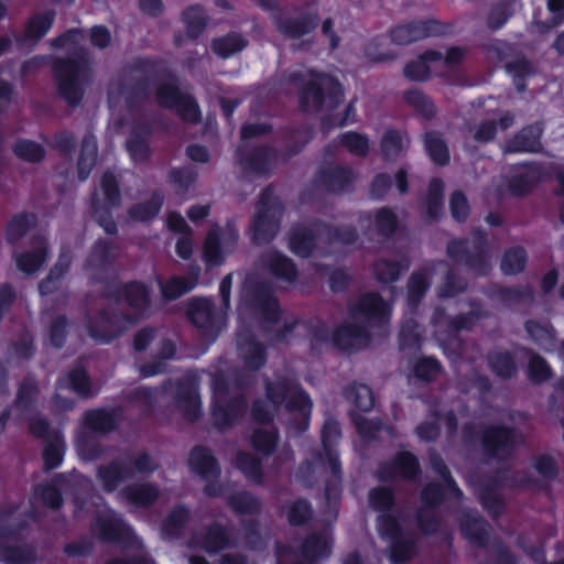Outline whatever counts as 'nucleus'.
I'll use <instances>...</instances> for the list:
<instances>
[{
  "mask_svg": "<svg viewBox=\"0 0 564 564\" xmlns=\"http://www.w3.org/2000/svg\"><path fill=\"white\" fill-rule=\"evenodd\" d=\"M69 263L70 258L66 254H62L47 278L40 284V292L42 295H46L57 289L58 280L67 271Z\"/></svg>",
  "mask_w": 564,
  "mask_h": 564,
  "instance_id": "45",
  "label": "nucleus"
},
{
  "mask_svg": "<svg viewBox=\"0 0 564 564\" xmlns=\"http://www.w3.org/2000/svg\"><path fill=\"white\" fill-rule=\"evenodd\" d=\"M303 77L307 80V86L302 95L306 108H334L340 104L343 89L335 78L313 72L301 75V78Z\"/></svg>",
  "mask_w": 564,
  "mask_h": 564,
  "instance_id": "6",
  "label": "nucleus"
},
{
  "mask_svg": "<svg viewBox=\"0 0 564 564\" xmlns=\"http://www.w3.org/2000/svg\"><path fill=\"white\" fill-rule=\"evenodd\" d=\"M162 202L163 197L160 194H154L149 203L131 208L130 216L135 220H148L159 213Z\"/></svg>",
  "mask_w": 564,
  "mask_h": 564,
  "instance_id": "57",
  "label": "nucleus"
},
{
  "mask_svg": "<svg viewBox=\"0 0 564 564\" xmlns=\"http://www.w3.org/2000/svg\"><path fill=\"white\" fill-rule=\"evenodd\" d=\"M247 45L246 40L239 34H228L213 41L212 48L215 54L227 58L240 51Z\"/></svg>",
  "mask_w": 564,
  "mask_h": 564,
  "instance_id": "37",
  "label": "nucleus"
},
{
  "mask_svg": "<svg viewBox=\"0 0 564 564\" xmlns=\"http://www.w3.org/2000/svg\"><path fill=\"white\" fill-rule=\"evenodd\" d=\"M267 394L275 408L284 406L288 411L295 413L302 422V429L306 427L312 402L292 379H276L273 383L268 384Z\"/></svg>",
  "mask_w": 564,
  "mask_h": 564,
  "instance_id": "4",
  "label": "nucleus"
},
{
  "mask_svg": "<svg viewBox=\"0 0 564 564\" xmlns=\"http://www.w3.org/2000/svg\"><path fill=\"white\" fill-rule=\"evenodd\" d=\"M542 128L539 124L530 126L518 133L506 144V152H534L540 148Z\"/></svg>",
  "mask_w": 564,
  "mask_h": 564,
  "instance_id": "25",
  "label": "nucleus"
},
{
  "mask_svg": "<svg viewBox=\"0 0 564 564\" xmlns=\"http://www.w3.org/2000/svg\"><path fill=\"white\" fill-rule=\"evenodd\" d=\"M390 317V307L377 294H366L352 307L349 319L336 328L329 340L340 349L359 347L368 339V329Z\"/></svg>",
  "mask_w": 564,
  "mask_h": 564,
  "instance_id": "2",
  "label": "nucleus"
},
{
  "mask_svg": "<svg viewBox=\"0 0 564 564\" xmlns=\"http://www.w3.org/2000/svg\"><path fill=\"white\" fill-rule=\"evenodd\" d=\"M431 74H434V70L427 51L404 67V75L411 80H426Z\"/></svg>",
  "mask_w": 564,
  "mask_h": 564,
  "instance_id": "41",
  "label": "nucleus"
},
{
  "mask_svg": "<svg viewBox=\"0 0 564 564\" xmlns=\"http://www.w3.org/2000/svg\"><path fill=\"white\" fill-rule=\"evenodd\" d=\"M97 143L91 135L85 137L82 142L77 162V173L80 181H85L96 164Z\"/></svg>",
  "mask_w": 564,
  "mask_h": 564,
  "instance_id": "31",
  "label": "nucleus"
},
{
  "mask_svg": "<svg viewBox=\"0 0 564 564\" xmlns=\"http://www.w3.org/2000/svg\"><path fill=\"white\" fill-rule=\"evenodd\" d=\"M340 142L354 155L364 156L369 150L368 138L358 132L344 133Z\"/></svg>",
  "mask_w": 564,
  "mask_h": 564,
  "instance_id": "54",
  "label": "nucleus"
},
{
  "mask_svg": "<svg viewBox=\"0 0 564 564\" xmlns=\"http://www.w3.org/2000/svg\"><path fill=\"white\" fill-rule=\"evenodd\" d=\"M198 271L194 272L189 278H173L161 285L162 296L167 300H175L178 296L189 292L197 284Z\"/></svg>",
  "mask_w": 564,
  "mask_h": 564,
  "instance_id": "33",
  "label": "nucleus"
},
{
  "mask_svg": "<svg viewBox=\"0 0 564 564\" xmlns=\"http://www.w3.org/2000/svg\"><path fill=\"white\" fill-rule=\"evenodd\" d=\"M183 20L191 36H198L205 25L206 18L199 7H191L183 13Z\"/></svg>",
  "mask_w": 564,
  "mask_h": 564,
  "instance_id": "53",
  "label": "nucleus"
},
{
  "mask_svg": "<svg viewBox=\"0 0 564 564\" xmlns=\"http://www.w3.org/2000/svg\"><path fill=\"white\" fill-rule=\"evenodd\" d=\"M347 399L365 412L371 410L375 403L371 390L365 384H352L347 391Z\"/></svg>",
  "mask_w": 564,
  "mask_h": 564,
  "instance_id": "44",
  "label": "nucleus"
},
{
  "mask_svg": "<svg viewBox=\"0 0 564 564\" xmlns=\"http://www.w3.org/2000/svg\"><path fill=\"white\" fill-rule=\"evenodd\" d=\"M432 323L436 328L435 335L437 336L438 340L444 343L453 333L468 328L471 324V318L467 316H460L455 321H451L442 312L437 311L432 318Z\"/></svg>",
  "mask_w": 564,
  "mask_h": 564,
  "instance_id": "30",
  "label": "nucleus"
},
{
  "mask_svg": "<svg viewBox=\"0 0 564 564\" xmlns=\"http://www.w3.org/2000/svg\"><path fill=\"white\" fill-rule=\"evenodd\" d=\"M545 173L538 165L521 166L514 174L510 188L516 195H523L528 193L534 185H536Z\"/></svg>",
  "mask_w": 564,
  "mask_h": 564,
  "instance_id": "27",
  "label": "nucleus"
},
{
  "mask_svg": "<svg viewBox=\"0 0 564 564\" xmlns=\"http://www.w3.org/2000/svg\"><path fill=\"white\" fill-rule=\"evenodd\" d=\"M64 389H70L82 397H88L91 394L90 386L86 373L83 369H74L68 376L61 380L55 395V404L61 410H69L73 406L70 401L66 399L62 400L61 392Z\"/></svg>",
  "mask_w": 564,
  "mask_h": 564,
  "instance_id": "17",
  "label": "nucleus"
},
{
  "mask_svg": "<svg viewBox=\"0 0 564 564\" xmlns=\"http://www.w3.org/2000/svg\"><path fill=\"white\" fill-rule=\"evenodd\" d=\"M191 469L206 480L217 478L219 468L210 453L203 448L196 447L189 456Z\"/></svg>",
  "mask_w": 564,
  "mask_h": 564,
  "instance_id": "24",
  "label": "nucleus"
},
{
  "mask_svg": "<svg viewBox=\"0 0 564 564\" xmlns=\"http://www.w3.org/2000/svg\"><path fill=\"white\" fill-rule=\"evenodd\" d=\"M462 530L466 538L475 543H482L487 534L485 522L476 514L467 513L462 520Z\"/></svg>",
  "mask_w": 564,
  "mask_h": 564,
  "instance_id": "42",
  "label": "nucleus"
},
{
  "mask_svg": "<svg viewBox=\"0 0 564 564\" xmlns=\"http://www.w3.org/2000/svg\"><path fill=\"white\" fill-rule=\"evenodd\" d=\"M401 270L400 264L386 260L378 261L373 269L376 278L383 283L397 281Z\"/></svg>",
  "mask_w": 564,
  "mask_h": 564,
  "instance_id": "59",
  "label": "nucleus"
},
{
  "mask_svg": "<svg viewBox=\"0 0 564 564\" xmlns=\"http://www.w3.org/2000/svg\"><path fill=\"white\" fill-rule=\"evenodd\" d=\"M231 508L239 514H253L259 511V501L247 492H237L228 498Z\"/></svg>",
  "mask_w": 564,
  "mask_h": 564,
  "instance_id": "51",
  "label": "nucleus"
},
{
  "mask_svg": "<svg viewBox=\"0 0 564 564\" xmlns=\"http://www.w3.org/2000/svg\"><path fill=\"white\" fill-rule=\"evenodd\" d=\"M177 408L188 421H194L202 413V402L197 387L194 383L181 387L177 397Z\"/></svg>",
  "mask_w": 564,
  "mask_h": 564,
  "instance_id": "21",
  "label": "nucleus"
},
{
  "mask_svg": "<svg viewBox=\"0 0 564 564\" xmlns=\"http://www.w3.org/2000/svg\"><path fill=\"white\" fill-rule=\"evenodd\" d=\"M12 532L8 535L0 531V555L1 557L10 563V564H29L34 560V553L31 549L21 547L15 544H8L7 539L10 542L15 543V540L12 539Z\"/></svg>",
  "mask_w": 564,
  "mask_h": 564,
  "instance_id": "28",
  "label": "nucleus"
},
{
  "mask_svg": "<svg viewBox=\"0 0 564 564\" xmlns=\"http://www.w3.org/2000/svg\"><path fill=\"white\" fill-rule=\"evenodd\" d=\"M332 540L328 530L321 534L312 533L301 547V555L307 561L327 557L330 554Z\"/></svg>",
  "mask_w": 564,
  "mask_h": 564,
  "instance_id": "23",
  "label": "nucleus"
},
{
  "mask_svg": "<svg viewBox=\"0 0 564 564\" xmlns=\"http://www.w3.org/2000/svg\"><path fill=\"white\" fill-rule=\"evenodd\" d=\"M417 470V463L414 456L409 453H401L393 464L384 466L379 471L381 480L394 479L398 477L409 478Z\"/></svg>",
  "mask_w": 564,
  "mask_h": 564,
  "instance_id": "26",
  "label": "nucleus"
},
{
  "mask_svg": "<svg viewBox=\"0 0 564 564\" xmlns=\"http://www.w3.org/2000/svg\"><path fill=\"white\" fill-rule=\"evenodd\" d=\"M132 468L123 469L118 464H111L109 466L99 468L98 479L107 491L115 490L119 484L131 477L134 473L145 474L153 471L158 464L148 454H140L132 459Z\"/></svg>",
  "mask_w": 564,
  "mask_h": 564,
  "instance_id": "10",
  "label": "nucleus"
},
{
  "mask_svg": "<svg viewBox=\"0 0 564 564\" xmlns=\"http://www.w3.org/2000/svg\"><path fill=\"white\" fill-rule=\"evenodd\" d=\"M118 302L126 304L133 311L135 317L128 319L118 315H108L101 313L96 321H89L87 330L90 337L108 341L124 333L132 323L144 316L150 310V295L149 290L141 283H129L120 291Z\"/></svg>",
  "mask_w": 564,
  "mask_h": 564,
  "instance_id": "3",
  "label": "nucleus"
},
{
  "mask_svg": "<svg viewBox=\"0 0 564 564\" xmlns=\"http://www.w3.org/2000/svg\"><path fill=\"white\" fill-rule=\"evenodd\" d=\"M281 209L270 202V194L264 193L258 206V215L253 220V240L256 243L271 241L278 232Z\"/></svg>",
  "mask_w": 564,
  "mask_h": 564,
  "instance_id": "11",
  "label": "nucleus"
},
{
  "mask_svg": "<svg viewBox=\"0 0 564 564\" xmlns=\"http://www.w3.org/2000/svg\"><path fill=\"white\" fill-rule=\"evenodd\" d=\"M313 246L314 235L307 228L295 230L290 238V248L297 256H308Z\"/></svg>",
  "mask_w": 564,
  "mask_h": 564,
  "instance_id": "46",
  "label": "nucleus"
},
{
  "mask_svg": "<svg viewBox=\"0 0 564 564\" xmlns=\"http://www.w3.org/2000/svg\"><path fill=\"white\" fill-rule=\"evenodd\" d=\"M262 265L274 276L286 282H293L296 279L297 271L294 263L278 251H268L262 257Z\"/></svg>",
  "mask_w": 564,
  "mask_h": 564,
  "instance_id": "19",
  "label": "nucleus"
},
{
  "mask_svg": "<svg viewBox=\"0 0 564 564\" xmlns=\"http://www.w3.org/2000/svg\"><path fill=\"white\" fill-rule=\"evenodd\" d=\"M120 192L118 182L111 173H105L100 188L97 189L91 198L94 207V217L107 234L116 232V224L109 217V208L119 204Z\"/></svg>",
  "mask_w": 564,
  "mask_h": 564,
  "instance_id": "7",
  "label": "nucleus"
},
{
  "mask_svg": "<svg viewBox=\"0 0 564 564\" xmlns=\"http://www.w3.org/2000/svg\"><path fill=\"white\" fill-rule=\"evenodd\" d=\"M188 316L199 328H208L213 324L212 303L207 299H195L188 305Z\"/></svg>",
  "mask_w": 564,
  "mask_h": 564,
  "instance_id": "34",
  "label": "nucleus"
},
{
  "mask_svg": "<svg viewBox=\"0 0 564 564\" xmlns=\"http://www.w3.org/2000/svg\"><path fill=\"white\" fill-rule=\"evenodd\" d=\"M156 97L160 105L176 109L184 120L195 122L199 119V110L196 102L189 96L182 95L174 85H161Z\"/></svg>",
  "mask_w": 564,
  "mask_h": 564,
  "instance_id": "12",
  "label": "nucleus"
},
{
  "mask_svg": "<svg viewBox=\"0 0 564 564\" xmlns=\"http://www.w3.org/2000/svg\"><path fill=\"white\" fill-rule=\"evenodd\" d=\"M441 371V366L433 358H423L416 361L414 366L415 377L425 381L435 379Z\"/></svg>",
  "mask_w": 564,
  "mask_h": 564,
  "instance_id": "60",
  "label": "nucleus"
},
{
  "mask_svg": "<svg viewBox=\"0 0 564 564\" xmlns=\"http://www.w3.org/2000/svg\"><path fill=\"white\" fill-rule=\"evenodd\" d=\"M465 56V52L460 47H452L443 55L436 51H427V57L433 64L435 75L443 76L454 67H456Z\"/></svg>",
  "mask_w": 564,
  "mask_h": 564,
  "instance_id": "29",
  "label": "nucleus"
},
{
  "mask_svg": "<svg viewBox=\"0 0 564 564\" xmlns=\"http://www.w3.org/2000/svg\"><path fill=\"white\" fill-rule=\"evenodd\" d=\"M519 435L516 432L491 427L484 435V444L489 453L497 457H502L509 453L517 443Z\"/></svg>",
  "mask_w": 564,
  "mask_h": 564,
  "instance_id": "18",
  "label": "nucleus"
},
{
  "mask_svg": "<svg viewBox=\"0 0 564 564\" xmlns=\"http://www.w3.org/2000/svg\"><path fill=\"white\" fill-rule=\"evenodd\" d=\"M14 152L19 158L30 162H37L44 155L43 149L37 143L26 140L19 141Z\"/></svg>",
  "mask_w": 564,
  "mask_h": 564,
  "instance_id": "63",
  "label": "nucleus"
},
{
  "mask_svg": "<svg viewBox=\"0 0 564 564\" xmlns=\"http://www.w3.org/2000/svg\"><path fill=\"white\" fill-rule=\"evenodd\" d=\"M82 39V34L73 30L51 41L53 48H63L75 55V58L58 61L54 66L58 94L69 105L82 100L90 77L88 59L78 51Z\"/></svg>",
  "mask_w": 564,
  "mask_h": 564,
  "instance_id": "1",
  "label": "nucleus"
},
{
  "mask_svg": "<svg viewBox=\"0 0 564 564\" xmlns=\"http://www.w3.org/2000/svg\"><path fill=\"white\" fill-rule=\"evenodd\" d=\"M527 263V254L521 248L508 250L501 261V270L505 274H517L521 272Z\"/></svg>",
  "mask_w": 564,
  "mask_h": 564,
  "instance_id": "47",
  "label": "nucleus"
},
{
  "mask_svg": "<svg viewBox=\"0 0 564 564\" xmlns=\"http://www.w3.org/2000/svg\"><path fill=\"white\" fill-rule=\"evenodd\" d=\"M33 217L28 215H20L14 217L8 225L7 239L13 243L20 240L31 228Z\"/></svg>",
  "mask_w": 564,
  "mask_h": 564,
  "instance_id": "56",
  "label": "nucleus"
},
{
  "mask_svg": "<svg viewBox=\"0 0 564 564\" xmlns=\"http://www.w3.org/2000/svg\"><path fill=\"white\" fill-rule=\"evenodd\" d=\"M237 239L238 232L232 226H228L220 232L216 229H212L204 243L203 257L206 264L208 267H215L223 262L224 256L219 247V240H221L223 248L229 251L235 246Z\"/></svg>",
  "mask_w": 564,
  "mask_h": 564,
  "instance_id": "14",
  "label": "nucleus"
},
{
  "mask_svg": "<svg viewBox=\"0 0 564 564\" xmlns=\"http://www.w3.org/2000/svg\"><path fill=\"white\" fill-rule=\"evenodd\" d=\"M142 88H132L120 82L111 83L108 91L110 107H117L121 101L129 104L132 97L137 96Z\"/></svg>",
  "mask_w": 564,
  "mask_h": 564,
  "instance_id": "49",
  "label": "nucleus"
},
{
  "mask_svg": "<svg viewBox=\"0 0 564 564\" xmlns=\"http://www.w3.org/2000/svg\"><path fill=\"white\" fill-rule=\"evenodd\" d=\"M55 20V12L45 10L32 15L24 28V40L28 42L37 43L46 35Z\"/></svg>",
  "mask_w": 564,
  "mask_h": 564,
  "instance_id": "22",
  "label": "nucleus"
},
{
  "mask_svg": "<svg viewBox=\"0 0 564 564\" xmlns=\"http://www.w3.org/2000/svg\"><path fill=\"white\" fill-rule=\"evenodd\" d=\"M94 532L98 534L100 539L117 540L123 535H129L130 528L123 524L113 511L102 508L98 511Z\"/></svg>",
  "mask_w": 564,
  "mask_h": 564,
  "instance_id": "16",
  "label": "nucleus"
},
{
  "mask_svg": "<svg viewBox=\"0 0 564 564\" xmlns=\"http://www.w3.org/2000/svg\"><path fill=\"white\" fill-rule=\"evenodd\" d=\"M339 437V429L336 422L327 421L322 430V442L325 449L327 463L322 458H315L313 463H306L300 468V477L307 485L311 484V476L321 469L329 470L332 475L338 479L340 467L337 454L330 448V444Z\"/></svg>",
  "mask_w": 564,
  "mask_h": 564,
  "instance_id": "8",
  "label": "nucleus"
},
{
  "mask_svg": "<svg viewBox=\"0 0 564 564\" xmlns=\"http://www.w3.org/2000/svg\"><path fill=\"white\" fill-rule=\"evenodd\" d=\"M316 26L314 19L303 20H280L278 21L279 30L288 36H301L308 33Z\"/></svg>",
  "mask_w": 564,
  "mask_h": 564,
  "instance_id": "50",
  "label": "nucleus"
},
{
  "mask_svg": "<svg viewBox=\"0 0 564 564\" xmlns=\"http://www.w3.org/2000/svg\"><path fill=\"white\" fill-rule=\"evenodd\" d=\"M227 543L225 531L219 527H214L205 536L202 547L208 553H214L225 547Z\"/></svg>",
  "mask_w": 564,
  "mask_h": 564,
  "instance_id": "61",
  "label": "nucleus"
},
{
  "mask_svg": "<svg viewBox=\"0 0 564 564\" xmlns=\"http://www.w3.org/2000/svg\"><path fill=\"white\" fill-rule=\"evenodd\" d=\"M431 34L426 23H413L401 25L392 31V40L398 44H408L421 40Z\"/></svg>",
  "mask_w": 564,
  "mask_h": 564,
  "instance_id": "35",
  "label": "nucleus"
},
{
  "mask_svg": "<svg viewBox=\"0 0 564 564\" xmlns=\"http://www.w3.org/2000/svg\"><path fill=\"white\" fill-rule=\"evenodd\" d=\"M237 467L242 474L250 480L260 482L261 480V467L257 458L251 454L240 453L237 457Z\"/></svg>",
  "mask_w": 564,
  "mask_h": 564,
  "instance_id": "55",
  "label": "nucleus"
},
{
  "mask_svg": "<svg viewBox=\"0 0 564 564\" xmlns=\"http://www.w3.org/2000/svg\"><path fill=\"white\" fill-rule=\"evenodd\" d=\"M378 530L382 538L390 542L391 560L402 562L414 554V542L412 536L404 532L398 521L390 514H381L378 518Z\"/></svg>",
  "mask_w": 564,
  "mask_h": 564,
  "instance_id": "9",
  "label": "nucleus"
},
{
  "mask_svg": "<svg viewBox=\"0 0 564 564\" xmlns=\"http://www.w3.org/2000/svg\"><path fill=\"white\" fill-rule=\"evenodd\" d=\"M251 308L264 321L274 325L279 324L281 315L274 297L270 295H260L257 297Z\"/></svg>",
  "mask_w": 564,
  "mask_h": 564,
  "instance_id": "39",
  "label": "nucleus"
},
{
  "mask_svg": "<svg viewBox=\"0 0 564 564\" xmlns=\"http://www.w3.org/2000/svg\"><path fill=\"white\" fill-rule=\"evenodd\" d=\"M490 366L492 370L500 377L507 378L516 371L514 362L511 356L507 352H499L490 358Z\"/></svg>",
  "mask_w": 564,
  "mask_h": 564,
  "instance_id": "64",
  "label": "nucleus"
},
{
  "mask_svg": "<svg viewBox=\"0 0 564 564\" xmlns=\"http://www.w3.org/2000/svg\"><path fill=\"white\" fill-rule=\"evenodd\" d=\"M527 332L541 348L549 351L555 347V334L549 324L530 321L525 325Z\"/></svg>",
  "mask_w": 564,
  "mask_h": 564,
  "instance_id": "36",
  "label": "nucleus"
},
{
  "mask_svg": "<svg viewBox=\"0 0 564 564\" xmlns=\"http://www.w3.org/2000/svg\"><path fill=\"white\" fill-rule=\"evenodd\" d=\"M468 242L454 240L447 247L448 256L455 261H465L467 265L474 268L479 274L487 271V250L484 247L481 237H475L473 251L467 247Z\"/></svg>",
  "mask_w": 564,
  "mask_h": 564,
  "instance_id": "13",
  "label": "nucleus"
},
{
  "mask_svg": "<svg viewBox=\"0 0 564 564\" xmlns=\"http://www.w3.org/2000/svg\"><path fill=\"white\" fill-rule=\"evenodd\" d=\"M212 416L218 427L232 424L242 413L241 399L223 376H214L212 382Z\"/></svg>",
  "mask_w": 564,
  "mask_h": 564,
  "instance_id": "5",
  "label": "nucleus"
},
{
  "mask_svg": "<svg viewBox=\"0 0 564 564\" xmlns=\"http://www.w3.org/2000/svg\"><path fill=\"white\" fill-rule=\"evenodd\" d=\"M117 423V419L113 413L104 410H96L88 412L85 416L86 426L95 432H108L111 431Z\"/></svg>",
  "mask_w": 564,
  "mask_h": 564,
  "instance_id": "38",
  "label": "nucleus"
},
{
  "mask_svg": "<svg viewBox=\"0 0 564 564\" xmlns=\"http://www.w3.org/2000/svg\"><path fill=\"white\" fill-rule=\"evenodd\" d=\"M443 183L438 180L431 182L425 200V209L431 218H436L442 210Z\"/></svg>",
  "mask_w": 564,
  "mask_h": 564,
  "instance_id": "52",
  "label": "nucleus"
},
{
  "mask_svg": "<svg viewBox=\"0 0 564 564\" xmlns=\"http://www.w3.org/2000/svg\"><path fill=\"white\" fill-rule=\"evenodd\" d=\"M405 101L412 106L416 111L425 117L434 115V106L432 101L420 90H409L404 96Z\"/></svg>",
  "mask_w": 564,
  "mask_h": 564,
  "instance_id": "58",
  "label": "nucleus"
},
{
  "mask_svg": "<svg viewBox=\"0 0 564 564\" xmlns=\"http://www.w3.org/2000/svg\"><path fill=\"white\" fill-rule=\"evenodd\" d=\"M429 286V273L416 272L411 276L408 285V305L415 306Z\"/></svg>",
  "mask_w": 564,
  "mask_h": 564,
  "instance_id": "48",
  "label": "nucleus"
},
{
  "mask_svg": "<svg viewBox=\"0 0 564 564\" xmlns=\"http://www.w3.org/2000/svg\"><path fill=\"white\" fill-rule=\"evenodd\" d=\"M424 142L429 155L435 163L440 165L448 163V149L445 142L436 133H426Z\"/></svg>",
  "mask_w": 564,
  "mask_h": 564,
  "instance_id": "43",
  "label": "nucleus"
},
{
  "mask_svg": "<svg viewBox=\"0 0 564 564\" xmlns=\"http://www.w3.org/2000/svg\"><path fill=\"white\" fill-rule=\"evenodd\" d=\"M123 499L133 506H148L158 498V489L149 484H138L124 488Z\"/></svg>",
  "mask_w": 564,
  "mask_h": 564,
  "instance_id": "32",
  "label": "nucleus"
},
{
  "mask_svg": "<svg viewBox=\"0 0 564 564\" xmlns=\"http://www.w3.org/2000/svg\"><path fill=\"white\" fill-rule=\"evenodd\" d=\"M188 518V512L184 508H177L171 512L163 523V534L173 536L184 525Z\"/></svg>",
  "mask_w": 564,
  "mask_h": 564,
  "instance_id": "62",
  "label": "nucleus"
},
{
  "mask_svg": "<svg viewBox=\"0 0 564 564\" xmlns=\"http://www.w3.org/2000/svg\"><path fill=\"white\" fill-rule=\"evenodd\" d=\"M238 349L245 366L249 370H257L263 365L265 360L263 348L248 334L242 332L238 334Z\"/></svg>",
  "mask_w": 564,
  "mask_h": 564,
  "instance_id": "20",
  "label": "nucleus"
},
{
  "mask_svg": "<svg viewBox=\"0 0 564 564\" xmlns=\"http://www.w3.org/2000/svg\"><path fill=\"white\" fill-rule=\"evenodd\" d=\"M45 259V245L41 240L35 252H26L17 258V265L24 273H33L42 267Z\"/></svg>",
  "mask_w": 564,
  "mask_h": 564,
  "instance_id": "40",
  "label": "nucleus"
},
{
  "mask_svg": "<svg viewBox=\"0 0 564 564\" xmlns=\"http://www.w3.org/2000/svg\"><path fill=\"white\" fill-rule=\"evenodd\" d=\"M30 430L36 436H47L46 445L44 448V463L47 468H56L63 457L64 443L59 433L55 432L52 435L48 433V425L46 421L40 417H33L30 422Z\"/></svg>",
  "mask_w": 564,
  "mask_h": 564,
  "instance_id": "15",
  "label": "nucleus"
}]
</instances>
